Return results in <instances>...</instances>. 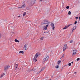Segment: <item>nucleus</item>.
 Here are the masks:
<instances>
[{"mask_svg": "<svg viewBox=\"0 0 80 80\" xmlns=\"http://www.w3.org/2000/svg\"><path fill=\"white\" fill-rule=\"evenodd\" d=\"M50 23V21L47 20H44L42 22L41 25H44V24L48 25V24H49Z\"/></svg>", "mask_w": 80, "mask_h": 80, "instance_id": "nucleus-1", "label": "nucleus"}, {"mask_svg": "<svg viewBox=\"0 0 80 80\" xmlns=\"http://www.w3.org/2000/svg\"><path fill=\"white\" fill-rule=\"evenodd\" d=\"M38 56V53L36 54L35 55L33 59V60H34L35 62H37V58Z\"/></svg>", "mask_w": 80, "mask_h": 80, "instance_id": "nucleus-2", "label": "nucleus"}, {"mask_svg": "<svg viewBox=\"0 0 80 80\" xmlns=\"http://www.w3.org/2000/svg\"><path fill=\"white\" fill-rule=\"evenodd\" d=\"M9 67H10V66L9 65H8V66L4 67V71L5 72H7V71L8 70V69Z\"/></svg>", "mask_w": 80, "mask_h": 80, "instance_id": "nucleus-3", "label": "nucleus"}, {"mask_svg": "<svg viewBox=\"0 0 80 80\" xmlns=\"http://www.w3.org/2000/svg\"><path fill=\"white\" fill-rule=\"evenodd\" d=\"M54 25H55L53 23H52L51 24V26L53 30H54V29H55V27H54Z\"/></svg>", "mask_w": 80, "mask_h": 80, "instance_id": "nucleus-4", "label": "nucleus"}, {"mask_svg": "<svg viewBox=\"0 0 80 80\" xmlns=\"http://www.w3.org/2000/svg\"><path fill=\"white\" fill-rule=\"evenodd\" d=\"M27 44H26L24 45V46L23 48L24 50H27Z\"/></svg>", "mask_w": 80, "mask_h": 80, "instance_id": "nucleus-5", "label": "nucleus"}, {"mask_svg": "<svg viewBox=\"0 0 80 80\" xmlns=\"http://www.w3.org/2000/svg\"><path fill=\"white\" fill-rule=\"evenodd\" d=\"M68 47H67V45H65L64 46L63 51H65V50H66L68 48Z\"/></svg>", "mask_w": 80, "mask_h": 80, "instance_id": "nucleus-6", "label": "nucleus"}, {"mask_svg": "<svg viewBox=\"0 0 80 80\" xmlns=\"http://www.w3.org/2000/svg\"><path fill=\"white\" fill-rule=\"evenodd\" d=\"M35 0H32L30 3V5L32 6L34 4V1Z\"/></svg>", "mask_w": 80, "mask_h": 80, "instance_id": "nucleus-7", "label": "nucleus"}, {"mask_svg": "<svg viewBox=\"0 0 80 80\" xmlns=\"http://www.w3.org/2000/svg\"><path fill=\"white\" fill-rule=\"evenodd\" d=\"M77 50H73V53H72V55H75V54H76V53H77Z\"/></svg>", "mask_w": 80, "mask_h": 80, "instance_id": "nucleus-8", "label": "nucleus"}, {"mask_svg": "<svg viewBox=\"0 0 80 80\" xmlns=\"http://www.w3.org/2000/svg\"><path fill=\"white\" fill-rule=\"evenodd\" d=\"M45 58L44 59H45V60H46V61H47L48 60V55H47L45 56Z\"/></svg>", "mask_w": 80, "mask_h": 80, "instance_id": "nucleus-9", "label": "nucleus"}, {"mask_svg": "<svg viewBox=\"0 0 80 80\" xmlns=\"http://www.w3.org/2000/svg\"><path fill=\"white\" fill-rule=\"evenodd\" d=\"M48 24H47L46 26H44V27L43 29L45 30H46L47 29V27H48Z\"/></svg>", "mask_w": 80, "mask_h": 80, "instance_id": "nucleus-10", "label": "nucleus"}, {"mask_svg": "<svg viewBox=\"0 0 80 80\" xmlns=\"http://www.w3.org/2000/svg\"><path fill=\"white\" fill-rule=\"evenodd\" d=\"M76 27L75 26L73 28H72L71 29V30H72V32H73V30H75V29H76Z\"/></svg>", "mask_w": 80, "mask_h": 80, "instance_id": "nucleus-11", "label": "nucleus"}, {"mask_svg": "<svg viewBox=\"0 0 80 80\" xmlns=\"http://www.w3.org/2000/svg\"><path fill=\"white\" fill-rule=\"evenodd\" d=\"M26 7L25 4H24L21 6V8H25Z\"/></svg>", "mask_w": 80, "mask_h": 80, "instance_id": "nucleus-12", "label": "nucleus"}, {"mask_svg": "<svg viewBox=\"0 0 80 80\" xmlns=\"http://www.w3.org/2000/svg\"><path fill=\"white\" fill-rule=\"evenodd\" d=\"M4 75H5V74H4V73H2V75L0 76V78H2L3 77V76Z\"/></svg>", "mask_w": 80, "mask_h": 80, "instance_id": "nucleus-13", "label": "nucleus"}, {"mask_svg": "<svg viewBox=\"0 0 80 80\" xmlns=\"http://www.w3.org/2000/svg\"><path fill=\"white\" fill-rule=\"evenodd\" d=\"M67 28H68V27H67V26H65V27H64L63 28V30H65V29H67Z\"/></svg>", "mask_w": 80, "mask_h": 80, "instance_id": "nucleus-14", "label": "nucleus"}, {"mask_svg": "<svg viewBox=\"0 0 80 80\" xmlns=\"http://www.w3.org/2000/svg\"><path fill=\"white\" fill-rule=\"evenodd\" d=\"M15 42H18V43H19L20 42V41H18V40H17V39H15L14 40Z\"/></svg>", "mask_w": 80, "mask_h": 80, "instance_id": "nucleus-15", "label": "nucleus"}, {"mask_svg": "<svg viewBox=\"0 0 80 80\" xmlns=\"http://www.w3.org/2000/svg\"><path fill=\"white\" fill-rule=\"evenodd\" d=\"M45 61H47L44 58L43 59L42 62L43 63H44V62H45Z\"/></svg>", "mask_w": 80, "mask_h": 80, "instance_id": "nucleus-16", "label": "nucleus"}, {"mask_svg": "<svg viewBox=\"0 0 80 80\" xmlns=\"http://www.w3.org/2000/svg\"><path fill=\"white\" fill-rule=\"evenodd\" d=\"M21 53L22 54H23V53H24V52H23V51H20L19 52V53Z\"/></svg>", "mask_w": 80, "mask_h": 80, "instance_id": "nucleus-17", "label": "nucleus"}, {"mask_svg": "<svg viewBox=\"0 0 80 80\" xmlns=\"http://www.w3.org/2000/svg\"><path fill=\"white\" fill-rule=\"evenodd\" d=\"M60 63H61V61H58V65H59V64H60Z\"/></svg>", "mask_w": 80, "mask_h": 80, "instance_id": "nucleus-18", "label": "nucleus"}, {"mask_svg": "<svg viewBox=\"0 0 80 80\" xmlns=\"http://www.w3.org/2000/svg\"><path fill=\"white\" fill-rule=\"evenodd\" d=\"M25 15H26V12H25L23 13V17H24Z\"/></svg>", "mask_w": 80, "mask_h": 80, "instance_id": "nucleus-19", "label": "nucleus"}, {"mask_svg": "<svg viewBox=\"0 0 80 80\" xmlns=\"http://www.w3.org/2000/svg\"><path fill=\"white\" fill-rule=\"evenodd\" d=\"M15 67L16 68H18V64H16Z\"/></svg>", "mask_w": 80, "mask_h": 80, "instance_id": "nucleus-20", "label": "nucleus"}, {"mask_svg": "<svg viewBox=\"0 0 80 80\" xmlns=\"http://www.w3.org/2000/svg\"><path fill=\"white\" fill-rule=\"evenodd\" d=\"M44 69H45V68H42L41 70L40 71V72H42V71H43V70H44Z\"/></svg>", "mask_w": 80, "mask_h": 80, "instance_id": "nucleus-21", "label": "nucleus"}, {"mask_svg": "<svg viewBox=\"0 0 80 80\" xmlns=\"http://www.w3.org/2000/svg\"><path fill=\"white\" fill-rule=\"evenodd\" d=\"M68 15H71L72 14V13H71V12L70 11H69L68 12Z\"/></svg>", "mask_w": 80, "mask_h": 80, "instance_id": "nucleus-22", "label": "nucleus"}, {"mask_svg": "<svg viewBox=\"0 0 80 80\" xmlns=\"http://www.w3.org/2000/svg\"><path fill=\"white\" fill-rule=\"evenodd\" d=\"M69 8H70V6H67L66 7L67 9H69Z\"/></svg>", "mask_w": 80, "mask_h": 80, "instance_id": "nucleus-23", "label": "nucleus"}, {"mask_svg": "<svg viewBox=\"0 0 80 80\" xmlns=\"http://www.w3.org/2000/svg\"><path fill=\"white\" fill-rule=\"evenodd\" d=\"M59 67V66H58V65L56 66L55 67L56 68H58Z\"/></svg>", "mask_w": 80, "mask_h": 80, "instance_id": "nucleus-24", "label": "nucleus"}, {"mask_svg": "<svg viewBox=\"0 0 80 80\" xmlns=\"http://www.w3.org/2000/svg\"><path fill=\"white\" fill-rule=\"evenodd\" d=\"M64 56H65V55L64 54L63 55L62 57L60 59H61V58H63V57H64Z\"/></svg>", "mask_w": 80, "mask_h": 80, "instance_id": "nucleus-25", "label": "nucleus"}, {"mask_svg": "<svg viewBox=\"0 0 80 80\" xmlns=\"http://www.w3.org/2000/svg\"><path fill=\"white\" fill-rule=\"evenodd\" d=\"M70 25H72V24H69L68 25V26H67V27H68V28L70 27Z\"/></svg>", "mask_w": 80, "mask_h": 80, "instance_id": "nucleus-26", "label": "nucleus"}, {"mask_svg": "<svg viewBox=\"0 0 80 80\" xmlns=\"http://www.w3.org/2000/svg\"><path fill=\"white\" fill-rule=\"evenodd\" d=\"M71 65H72V64L71 63H69L68 65L69 66H71Z\"/></svg>", "mask_w": 80, "mask_h": 80, "instance_id": "nucleus-27", "label": "nucleus"}, {"mask_svg": "<svg viewBox=\"0 0 80 80\" xmlns=\"http://www.w3.org/2000/svg\"><path fill=\"white\" fill-rule=\"evenodd\" d=\"M43 37H41L40 38V40H43Z\"/></svg>", "mask_w": 80, "mask_h": 80, "instance_id": "nucleus-28", "label": "nucleus"}, {"mask_svg": "<svg viewBox=\"0 0 80 80\" xmlns=\"http://www.w3.org/2000/svg\"><path fill=\"white\" fill-rule=\"evenodd\" d=\"M77 61H79L80 60V58H78L77 59Z\"/></svg>", "mask_w": 80, "mask_h": 80, "instance_id": "nucleus-29", "label": "nucleus"}, {"mask_svg": "<svg viewBox=\"0 0 80 80\" xmlns=\"http://www.w3.org/2000/svg\"><path fill=\"white\" fill-rule=\"evenodd\" d=\"M77 73V72H74V75H75Z\"/></svg>", "mask_w": 80, "mask_h": 80, "instance_id": "nucleus-30", "label": "nucleus"}, {"mask_svg": "<svg viewBox=\"0 0 80 80\" xmlns=\"http://www.w3.org/2000/svg\"><path fill=\"white\" fill-rule=\"evenodd\" d=\"M75 18H76V20H77V19H78V17H76Z\"/></svg>", "mask_w": 80, "mask_h": 80, "instance_id": "nucleus-31", "label": "nucleus"}, {"mask_svg": "<svg viewBox=\"0 0 80 80\" xmlns=\"http://www.w3.org/2000/svg\"><path fill=\"white\" fill-rule=\"evenodd\" d=\"M77 22L75 21V22H74V24H77Z\"/></svg>", "mask_w": 80, "mask_h": 80, "instance_id": "nucleus-32", "label": "nucleus"}, {"mask_svg": "<svg viewBox=\"0 0 80 80\" xmlns=\"http://www.w3.org/2000/svg\"><path fill=\"white\" fill-rule=\"evenodd\" d=\"M73 40H71L70 41V43H73Z\"/></svg>", "mask_w": 80, "mask_h": 80, "instance_id": "nucleus-33", "label": "nucleus"}, {"mask_svg": "<svg viewBox=\"0 0 80 80\" xmlns=\"http://www.w3.org/2000/svg\"><path fill=\"white\" fill-rule=\"evenodd\" d=\"M21 7H19L18 8H21Z\"/></svg>", "mask_w": 80, "mask_h": 80, "instance_id": "nucleus-34", "label": "nucleus"}, {"mask_svg": "<svg viewBox=\"0 0 80 80\" xmlns=\"http://www.w3.org/2000/svg\"><path fill=\"white\" fill-rule=\"evenodd\" d=\"M1 36H2V35H1V34H0V38H1Z\"/></svg>", "mask_w": 80, "mask_h": 80, "instance_id": "nucleus-35", "label": "nucleus"}, {"mask_svg": "<svg viewBox=\"0 0 80 80\" xmlns=\"http://www.w3.org/2000/svg\"><path fill=\"white\" fill-rule=\"evenodd\" d=\"M43 0H40L39 2H42Z\"/></svg>", "mask_w": 80, "mask_h": 80, "instance_id": "nucleus-36", "label": "nucleus"}, {"mask_svg": "<svg viewBox=\"0 0 80 80\" xmlns=\"http://www.w3.org/2000/svg\"><path fill=\"white\" fill-rule=\"evenodd\" d=\"M79 19L80 20V16L79 17Z\"/></svg>", "mask_w": 80, "mask_h": 80, "instance_id": "nucleus-37", "label": "nucleus"}, {"mask_svg": "<svg viewBox=\"0 0 80 80\" xmlns=\"http://www.w3.org/2000/svg\"><path fill=\"white\" fill-rule=\"evenodd\" d=\"M18 17H20V16H18Z\"/></svg>", "mask_w": 80, "mask_h": 80, "instance_id": "nucleus-38", "label": "nucleus"}, {"mask_svg": "<svg viewBox=\"0 0 80 80\" xmlns=\"http://www.w3.org/2000/svg\"><path fill=\"white\" fill-rule=\"evenodd\" d=\"M73 63V62H71V63Z\"/></svg>", "mask_w": 80, "mask_h": 80, "instance_id": "nucleus-39", "label": "nucleus"}, {"mask_svg": "<svg viewBox=\"0 0 80 80\" xmlns=\"http://www.w3.org/2000/svg\"><path fill=\"white\" fill-rule=\"evenodd\" d=\"M44 33H45L46 32H44Z\"/></svg>", "mask_w": 80, "mask_h": 80, "instance_id": "nucleus-40", "label": "nucleus"}]
</instances>
